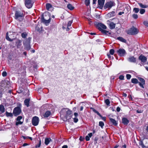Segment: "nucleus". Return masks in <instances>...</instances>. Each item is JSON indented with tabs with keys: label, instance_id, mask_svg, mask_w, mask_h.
<instances>
[{
	"label": "nucleus",
	"instance_id": "31",
	"mask_svg": "<svg viewBox=\"0 0 148 148\" xmlns=\"http://www.w3.org/2000/svg\"><path fill=\"white\" fill-rule=\"evenodd\" d=\"M139 144L141 146L142 148H147V147L144 145L142 141H140L139 143Z\"/></svg>",
	"mask_w": 148,
	"mask_h": 148
},
{
	"label": "nucleus",
	"instance_id": "44",
	"mask_svg": "<svg viewBox=\"0 0 148 148\" xmlns=\"http://www.w3.org/2000/svg\"><path fill=\"white\" fill-rule=\"evenodd\" d=\"M132 16L134 18L136 19L138 17V16L137 14H134L132 15Z\"/></svg>",
	"mask_w": 148,
	"mask_h": 148
},
{
	"label": "nucleus",
	"instance_id": "54",
	"mask_svg": "<svg viewBox=\"0 0 148 148\" xmlns=\"http://www.w3.org/2000/svg\"><path fill=\"white\" fill-rule=\"evenodd\" d=\"M74 115L75 117H77L78 116V114L77 113L75 112L74 113Z\"/></svg>",
	"mask_w": 148,
	"mask_h": 148
},
{
	"label": "nucleus",
	"instance_id": "21",
	"mask_svg": "<svg viewBox=\"0 0 148 148\" xmlns=\"http://www.w3.org/2000/svg\"><path fill=\"white\" fill-rule=\"evenodd\" d=\"M136 58H135L133 56L130 57L128 58L129 61L132 62H136Z\"/></svg>",
	"mask_w": 148,
	"mask_h": 148
},
{
	"label": "nucleus",
	"instance_id": "46",
	"mask_svg": "<svg viewBox=\"0 0 148 148\" xmlns=\"http://www.w3.org/2000/svg\"><path fill=\"white\" fill-rule=\"evenodd\" d=\"M131 75H130L129 74H127L126 75V77L127 79H130L131 77Z\"/></svg>",
	"mask_w": 148,
	"mask_h": 148
},
{
	"label": "nucleus",
	"instance_id": "53",
	"mask_svg": "<svg viewBox=\"0 0 148 148\" xmlns=\"http://www.w3.org/2000/svg\"><path fill=\"white\" fill-rule=\"evenodd\" d=\"M86 140V141H89L90 140V137L88 136H86L85 137Z\"/></svg>",
	"mask_w": 148,
	"mask_h": 148
},
{
	"label": "nucleus",
	"instance_id": "17",
	"mask_svg": "<svg viewBox=\"0 0 148 148\" xmlns=\"http://www.w3.org/2000/svg\"><path fill=\"white\" fill-rule=\"evenodd\" d=\"M107 23L111 28H115V24L112 22H110L109 20L107 21Z\"/></svg>",
	"mask_w": 148,
	"mask_h": 148
},
{
	"label": "nucleus",
	"instance_id": "41",
	"mask_svg": "<svg viewBox=\"0 0 148 148\" xmlns=\"http://www.w3.org/2000/svg\"><path fill=\"white\" fill-rule=\"evenodd\" d=\"M90 0H85V4L86 5H88L90 4Z\"/></svg>",
	"mask_w": 148,
	"mask_h": 148
},
{
	"label": "nucleus",
	"instance_id": "15",
	"mask_svg": "<svg viewBox=\"0 0 148 148\" xmlns=\"http://www.w3.org/2000/svg\"><path fill=\"white\" fill-rule=\"evenodd\" d=\"M139 59L141 62L144 63L146 62L147 60V58L144 56L141 55L139 57Z\"/></svg>",
	"mask_w": 148,
	"mask_h": 148
},
{
	"label": "nucleus",
	"instance_id": "48",
	"mask_svg": "<svg viewBox=\"0 0 148 148\" xmlns=\"http://www.w3.org/2000/svg\"><path fill=\"white\" fill-rule=\"evenodd\" d=\"M22 119V117L21 116H18L16 119V121H20Z\"/></svg>",
	"mask_w": 148,
	"mask_h": 148
},
{
	"label": "nucleus",
	"instance_id": "33",
	"mask_svg": "<svg viewBox=\"0 0 148 148\" xmlns=\"http://www.w3.org/2000/svg\"><path fill=\"white\" fill-rule=\"evenodd\" d=\"M7 117H12L13 116L12 114L11 113H9L6 112L5 113Z\"/></svg>",
	"mask_w": 148,
	"mask_h": 148
},
{
	"label": "nucleus",
	"instance_id": "9",
	"mask_svg": "<svg viewBox=\"0 0 148 148\" xmlns=\"http://www.w3.org/2000/svg\"><path fill=\"white\" fill-rule=\"evenodd\" d=\"M39 122V119L38 117L35 116L33 117L32 120V123L34 126L38 125Z\"/></svg>",
	"mask_w": 148,
	"mask_h": 148
},
{
	"label": "nucleus",
	"instance_id": "39",
	"mask_svg": "<svg viewBox=\"0 0 148 148\" xmlns=\"http://www.w3.org/2000/svg\"><path fill=\"white\" fill-rule=\"evenodd\" d=\"M23 122L21 121H16V125H21L22 124Z\"/></svg>",
	"mask_w": 148,
	"mask_h": 148
},
{
	"label": "nucleus",
	"instance_id": "16",
	"mask_svg": "<svg viewBox=\"0 0 148 148\" xmlns=\"http://www.w3.org/2000/svg\"><path fill=\"white\" fill-rule=\"evenodd\" d=\"M105 0H98V4L100 8H102L104 4Z\"/></svg>",
	"mask_w": 148,
	"mask_h": 148
},
{
	"label": "nucleus",
	"instance_id": "60",
	"mask_svg": "<svg viewBox=\"0 0 148 148\" xmlns=\"http://www.w3.org/2000/svg\"><path fill=\"white\" fill-rule=\"evenodd\" d=\"M29 145L27 143H25L23 145V146H25L27 145Z\"/></svg>",
	"mask_w": 148,
	"mask_h": 148
},
{
	"label": "nucleus",
	"instance_id": "51",
	"mask_svg": "<svg viewBox=\"0 0 148 148\" xmlns=\"http://www.w3.org/2000/svg\"><path fill=\"white\" fill-rule=\"evenodd\" d=\"M119 78L120 80H123L124 79V76L123 75H121L119 77Z\"/></svg>",
	"mask_w": 148,
	"mask_h": 148
},
{
	"label": "nucleus",
	"instance_id": "13",
	"mask_svg": "<svg viewBox=\"0 0 148 148\" xmlns=\"http://www.w3.org/2000/svg\"><path fill=\"white\" fill-rule=\"evenodd\" d=\"M94 25L95 27L98 28H106V26L100 23L95 22L94 23Z\"/></svg>",
	"mask_w": 148,
	"mask_h": 148
},
{
	"label": "nucleus",
	"instance_id": "37",
	"mask_svg": "<svg viewBox=\"0 0 148 148\" xmlns=\"http://www.w3.org/2000/svg\"><path fill=\"white\" fill-rule=\"evenodd\" d=\"M138 4L140 6V7L142 8H147V7L146 5H143L141 3H139Z\"/></svg>",
	"mask_w": 148,
	"mask_h": 148
},
{
	"label": "nucleus",
	"instance_id": "5",
	"mask_svg": "<svg viewBox=\"0 0 148 148\" xmlns=\"http://www.w3.org/2000/svg\"><path fill=\"white\" fill-rule=\"evenodd\" d=\"M115 3L113 1H110L106 3L104 6L105 9L107 10L110 9L112 7L115 5Z\"/></svg>",
	"mask_w": 148,
	"mask_h": 148
},
{
	"label": "nucleus",
	"instance_id": "63",
	"mask_svg": "<svg viewBox=\"0 0 148 148\" xmlns=\"http://www.w3.org/2000/svg\"><path fill=\"white\" fill-rule=\"evenodd\" d=\"M97 114L99 116L101 117H102L101 115L100 114L99 112H98L97 113Z\"/></svg>",
	"mask_w": 148,
	"mask_h": 148
},
{
	"label": "nucleus",
	"instance_id": "26",
	"mask_svg": "<svg viewBox=\"0 0 148 148\" xmlns=\"http://www.w3.org/2000/svg\"><path fill=\"white\" fill-rule=\"evenodd\" d=\"M116 39L123 42L125 43L126 42V40L122 37H117Z\"/></svg>",
	"mask_w": 148,
	"mask_h": 148
},
{
	"label": "nucleus",
	"instance_id": "55",
	"mask_svg": "<svg viewBox=\"0 0 148 148\" xmlns=\"http://www.w3.org/2000/svg\"><path fill=\"white\" fill-rule=\"evenodd\" d=\"M120 108L119 107H118L116 108V110L118 112H119L120 110Z\"/></svg>",
	"mask_w": 148,
	"mask_h": 148
},
{
	"label": "nucleus",
	"instance_id": "20",
	"mask_svg": "<svg viewBox=\"0 0 148 148\" xmlns=\"http://www.w3.org/2000/svg\"><path fill=\"white\" fill-rule=\"evenodd\" d=\"M30 99H25L24 103L25 105L27 107H28L29 106V101Z\"/></svg>",
	"mask_w": 148,
	"mask_h": 148
},
{
	"label": "nucleus",
	"instance_id": "27",
	"mask_svg": "<svg viewBox=\"0 0 148 148\" xmlns=\"http://www.w3.org/2000/svg\"><path fill=\"white\" fill-rule=\"evenodd\" d=\"M51 140V139L50 138H46L45 140V144L47 145H48Z\"/></svg>",
	"mask_w": 148,
	"mask_h": 148
},
{
	"label": "nucleus",
	"instance_id": "40",
	"mask_svg": "<svg viewBox=\"0 0 148 148\" xmlns=\"http://www.w3.org/2000/svg\"><path fill=\"white\" fill-rule=\"evenodd\" d=\"M145 12V10L143 9H141L140 10V13L141 14H143Z\"/></svg>",
	"mask_w": 148,
	"mask_h": 148
},
{
	"label": "nucleus",
	"instance_id": "11",
	"mask_svg": "<svg viewBox=\"0 0 148 148\" xmlns=\"http://www.w3.org/2000/svg\"><path fill=\"white\" fill-rule=\"evenodd\" d=\"M138 79L140 81V82H138V84L142 88H144V85H145V80L144 79L140 77H138Z\"/></svg>",
	"mask_w": 148,
	"mask_h": 148
},
{
	"label": "nucleus",
	"instance_id": "45",
	"mask_svg": "<svg viewBox=\"0 0 148 148\" xmlns=\"http://www.w3.org/2000/svg\"><path fill=\"white\" fill-rule=\"evenodd\" d=\"M73 121L75 123H77L78 122V119L77 117H75L73 118Z\"/></svg>",
	"mask_w": 148,
	"mask_h": 148
},
{
	"label": "nucleus",
	"instance_id": "56",
	"mask_svg": "<svg viewBox=\"0 0 148 148\" xmlns=\"http://www.w3.org/2000/svg\"><path fill=\"white\" fill-rule=\"evenodd\" d=\"M22 137L24 139H28L29 136H22Z\"/></svg>",
	"mask_w": 148,
	"mask_h": 148
},
{
	"label": "nucleus",
	"instance_id": "4",
	"mask_svg": "<svg viewBox=\"0 0 148 148\" xmlns=\"http://www.w3.org/2000/svg\"><path fill=\"white\" fill-rule=\"evenodd\" d=\"M139 30L137 28H130L127 30V34L129 35H134L138 33Z\"/></svg>",
	"mask_w": 148,
	"mask_h": 148
},
{
	"label": "nucleus",
	"instance_id": "35",
	"mask_svg": "<svg viewBox=\"0 0 148 148\" xmlns=\"http://www.w3.org/2000/svg\"><path fill=\"white\" fill-rule=\"evenodd\" d=\"M27 36V34L26 32H23L21 34V36L23 38H25Z\"/></svg>",
	"mask_w": 148,
	"mask_h": 148
},
{
	"label": "nucleus",
	"instance_id": "34",
	"mask_svg": "<svg viewBox=\"0 0 148 148\" xmlns=\"http://www.w3.org/2000/svg\"><path fill=\"white\" fill-rule=\"evenodd\" d=\"M8 33L7 32L6 34V39L10 41H13V39H11L8 36Z\"/></svg>",
	"mask_w": 148,
	"mask_h": 148
},
{
	"label": "nucleus",
	"instance_id": "7",
	"mask_svg": "<svg viewBox=\"0 0 148 148\" xmlns=\"http://www.w3.org/2000/svg\"><path fill=\"white\" fill-rule=\"evenodd\" d=\"M66 114L65 117L66 118V120H69L72 117V112L68 108L66 109Z\"/></svg>",
	"mask_w": 148,
	"mask_h": 148
},
{
	"label": "nucleus",
	"instance_id": "64",
	"mask_svg": "<svg viewBox=\"0 0 148 148\" xmlns=\"http://www.w3.org/2000/svg\"><path fill=\"white\" fill-rule=\"evenodd\" d=\"M97 114L99 116L101 117H102L101 115L100 114L99 112H98L97 113Z\"/></svg>",
	"mask_w": 148,
	"mask_h": 148
},
{
	"label": "nucleus",
	"instance_id": "42",
	"mask_svg": "<svg viewBox=\"0 0 148 148\" xmlns=\"http://www.w3.org/2000/svg\"><path fill=\"white\" fill-rule=\"evenodd\" d=\"M105 102L106 105H109L110 104V102L108 99H106L105 100Z\"/></svg>",
	"mask_w": 148,
	"mask_h": 148
},
{
	"label": "nucleus",
	"instance_id": "36",
	"mask_svg": "<svg viewBox=\"0 0 148 148\" xmlns=\"http://www.w3.org/2000/svg\"><path fill=\"white\" fill-rule=\"evenodd\" d=\"M99 125L102 128L104 125V123L102 121H99Z\"/></svg>",
	"mask_w": 148,
	"mask_h": 148
},
{
	"label": "nucleus",
	"instance_id": "29",
	"mask_svg": "<svg viewBox=\"0 0 148 148\" xmlns=\"http://www.w3.org/2000/svg\"><path fill=\"white\" fill-rule=\"evenodd\" d=\"M5 111L4 106L3 105L0 106V112L2 113H3Z\"/></svg>",
	"mask_w": 148,
	"mask_h": 148
},
{
	"label": "nucleus",
	"instance_id": "1",
	"mask_svg": "<svg viewBox=\"0 0 148 148\" xmlns=\"http://www.w3.org/2000/svg\"><path fill=\"white\" fill-rule=\"evenodd\" d=\"M51 18L49 13H45L42 15L41 19V22L47 26L49 25L51 22Z\"/></svg>",
	"mask_w": 148,
	"mask_h": 148
},
{
	"label": "nucleus",
	"instance_id": "52",
	"mask_svg": "<svg viewBox=\"0 0 148 148\" xmlns=\"http://www.w3.org/2000/svg\"><path fill=\"white\" fill-rule=\"evenodd\" d=\"M41 144V141L40 140L38 144L37 145H36V147L37 148L38 147H39L40 146Z\"/></svg>",
	"mask_w": 148,
	"mask_h": 148
},
{
	"label": "nucleus",
	"instance_id": "59",
	"mask_svg": "<svg viewBox=\"0 0 148 148\" xmlns=\"http://www.w3.org/2000/svg\"><path fill=\"white\" fill-rule=\"evenodd\" d=\"M84 139V138L82 136H80L79 139L81 141H83Z\"/></svg>",
	"mask_w": 148,
	"mask_h": 148
},
{
	"label": "nucleus",
	"instance_id": "38",
	"mask_svg": "<svg viewBox=\"0 0 148 148\" xmlns=\"http://www.w3.org/2000/svg\"><path fill=\"white\" fill-rule=\"evenodd\" d=\"M139 11V8H134L133 9V11L136 13H137Z\"/></svg>",
	"mask_w": 148,
	"mask_h": 148
},
{
	"label": "nucleus",
	"instance_id": "19",
	"mask_svg": "<svg viewBox=\"0 0 148 148\" xmlns=\"http://www.w3.org/2000/svg\"><path fill=\"white\" fill-rule=\"evenodd\" d=\"M122 122L124 125H127L129 123V120L125 118H123L122 119Z\"/></svg>",
	"mask_w": 148,
	"mask_h": 148
},
{
	"label": "nucleus",
	"instance_id": "2",
	"mask_svg": "<svg viewBox=\"0 0 148 148\" xmlns=\"http://www.w3.org/2000/svg\"><path fill=\"white\" fill-rule=\"evenodd\" d=\"M24 16L23 13L20 11H17L15 13V18L20 21H22Z\"/></svg>",
	"mask_w": 148,
	"mask_h": 148
},
{
	"label": "nucleus",
	"instance_id": "32",
	"mask_svg": "<svg viewBox=\"0 0 148 148\" xmlns=\"http://www.w3.org/2000/svg\"><path fill=\"white\" fill-rule=\"evenodd\" d=\"M52 7L51 5L49 3H47L46 5V8L47 10H49Z\"/></svg>",
	"mask_w": 148,
	"mask_h": 148
},
{
	"label": "nucleus",
	"instance_id": "47",
	"mask_svg": "<svg viewBox=\"0 0 148 148\" xmlns=\"http://www.w3.org/2000/svg\"><path fill=\"white\" fill-rule=\"evenodd\" d=\"M7 73L5 71H3L2 73V75L3 77H5L7 75Z\"/></svg>",
	"mask_w": 148,
	"mask_h": 148
},
{
	"label": "nucleus",
	"instance_id": "14",
	"mask_svg": "<svg viewBox=\"0 0 148 148\" xmlns=\"http://www.w3.org/2000/svg\"><path fill=\"white\" fill-rule=\"evenodd\" d=\"M106 28H99L100 31H101V32L105 34H110L111 32L109 31H107L105 30L104 29Z\"/></svg>",
	"mask_w": 148,
	"mask_h": 148
},
{
	"label": "nucleus",
	"instance_id": "23",
	"mask_svg": "<svg viewBox=\"0 0 148 148\" xmlns=\"http://www.w3.org/2000/svg\"><path fill=\"white\" fill-rule=\"evenodd\" d=\"M130 10V8L129 5H127L126 6L124 10V11L126 13H128Z\"/></svg>",
	"mask_w": 148,
	"mask_h": 148
},
{
	"label": "nucleus",
	"instance_id": "22",
	"mask_svg": "<svg viewBox=\"0 0 148 148\" xmlns=\"http://www.w3.org/2000/svg\"><path fill=\"white\" fill-rule=\"evenodd\" d=\"M110 121L112 123V124L114 125H117V122L114 119L111 118H110Z\"/></svg>",
	"mask_w": 148,
	"mask_h": 148
},
{
	"label": "nucleus",
	"instance_id": "61",
	"mask_svg": "<svg viewBox=\"0 0 148 148\" xmlns=\"http://www.w3.org/2000/svg\"><path fill=\"white\" fill-rule=\"evenodd\" d=\"M124 13V12H120L119 13V15H121L122 14H123Z\"/></svg>",
	"mask_w": 148,
	"mask_h": 148
},
{
	"label": "nucleus",
	"instance_id": "18",
	"mask_svg": "<svg viewBox=\"0 0 148 148\" xmlns=\"http://www.w3.org/2000/svg\"><path fill=\"white\" fill-rule=\"evenodd\" d=\"M115 15V12L114 11H112L108 13L107 15V17L109 18L113 17Z\"/></svg>",
	"mask_w": 148,
	"mask_h": 148
},
{
	"label": "nucleus",
	"instance_id": "24",
	"mask_svg": "<svg viewBox=\"0 0 148 148\" xmlns=\"http://www.w3.org/2000/svg\"><path fill=\"white\" fill-rule=\"evenodd\" d=\"M67 7L69 10H72L74 9V7L72 4L70 3L67 5Z\"/></svg>",
	"mask_w": 148,
	"mask_h": 148
},
{
	"label": "nucleus",
	"instance_id": "6",
	"mask_svg": "<svg viewBox=\"0 0 148 148\" xmlns=\"http://www.w3.org/2000/svg\"><path fill=\"white\" fill-rule=\"evenodd\" d=\"M10 83L9 82L4 80L1 81V88L3 89L8 88L10 86Z\"/></svg>",
	"mask_w": 148,
	"mask_h": 148
},
{
	"label": "nucleus",
	"instance_id": "8",
	"mask_svg": "<svg viewBox=\"0 0 148 148\" xmlns=\"http://www.w3.org/2000/svg\"><path fill=\"white\" fill-rule=\"evenodd\" d=\"M116 51L118 55L121 57L124 56L126 53L125 50L123 49H119Z\"/></svg>",
	"mask_w": 148,
	"mask_h": 148
},
{
	"label": "nucleus",
	"instance_id": "10",
	"mask_svg": "<svg viewBox=\"0 0 148 148\" xmlns=\"http://www.w3.org/2000/svg\"><path fill=\"white\" fill-rule=\"evenodd\" d=\"M33 4V3L31 0H25V5L28 8H31Z\"/></svg>",
	"mask_w": 148,
	"mask_h": 148
},
{
	"label": "nucleus",
	"instance_id": "12",
	"mask_svg": "<svg viewBox=\"0 0 148 148\" xmlns=\"http://www.w3.org/2000/svg\"><path fill=\"white\" fill-rule=\"evenodd\" d=\"M21 112V110L19 107L15 108L13 112V114L15 116H17L20 114Z\"/></svg>",
	"mask_w": 148,
	"mask_h": 148
},
{
	"label": "nucleus",
	"instance_id": "30",
	"mask_svg": "<svg viewBox=\"0 0 148 148\" xmlns=\"http://www.w3.org/2000/svg\"><path fill=\"white\" fill-rule=\"evenodd\" d=\"M51 114V112L50 111H48L46 112L45 113L44 116L45 117H48Z\"/></svg>",
	"mask_w": 148,
	"mask_h": 148
},
{
	"label": "nucleus",
	"instance_id": "57",
	"mask_svg": "<svg viewBox=\"0 0 148 148\" xmlns=\"http://www.w3.org/2000/svg\"><path fill=\"white\" fill-rule=\"evenodd\" d=\"M92 133H90L88 134V136L89 137H91L92 136Z\"/></svg>",
	"mask_w": 148,
	"mask_h": 148
},
{
	"label": "nucleus",
	"instance_id": "3",
	"mask_svg": "<svg viewBox=\"0 0 148 148\" xmlns=\"http://www.w3.org/2000/svg\"><path fill=\"white\" fill-rule=\"evenodd\" d=\"M31 39V38L29 37L23 41V44L27 50H29L30 49V42Z\"/></svg>",
	"mask_w": 148,
	"mask_h": 148
},
{
	"label": "nucleus",
	"instance_id": "50",
	"mask_svg": "<svg viewBox=\"0 0 148 148\" xmlns=\"http://www.w3.org/2000/svg\"><path fill=\"white\" fill-rule=\"evenodd\" d=\"M72 23V21H69L68 23L67 27H70L71 26Z\"/></svg>",
	"mask_w": 148,
	"mask_h": 148
},
{
	"label": "nucleus",
	"instance_id": "58",
	"mask_svg": "<svg viewBox=\"0 0 148 148\" xmlns=\"http://www.w3.org/2000/svg\"><path fill=\"white\" fill-rule=\"evenodd\" d=\"M136 112L137 113H141L143 112V111L138 110L136 111Z\"/></svg>",
	"mask_w": 148,
	"mask_h": 148
},
{
	"label": "nucleus",
	"instance_id": "43",
	"mask_svg": "<svg viewBox=\"0 0 148 148\" xmlns=\"http://www.w3.org/2000/svg\"><path fill=\"white\" fill-rule=\"evenodd\" d=\"M114 50L113 49H110V54L113 55L114 53Z\"/></svg>",
	"mask_w": 148,
	"mask_h": 148
},
{
	"label": "nucleus",
	"instance_id": "62",
	"mask_svg": "<svg viewBox=\"0 0 148 148\" xmlns=\"http://www.w3.org/2000/svg\"><path fill=\"white\" fill-rule=\"evenodd\" d=\"M68 146L66 145H64L62 147V148H67Z\"/></svg>",
	"mask_w": 148,
	"mask_h": 148
},
{
	"label": "nucleus",
	"instance_id": "25",
	"mask_svg": "<svg viewBox=\"0 0 148 148\" xmlns=\"http://www.w3.org/2000/svg\"><path fill=\"white\" fill-rule=\"evenodd\" d=\"M16 45L18 48H20L21 45V41L20 40H18L16 42Z\"/></svg>",
	"mask_w": 148,
	"mask_h": 148
},
{
	"label": "nucleus",
	"instance_id": "28",
	"mask_svg": "<svg viewBox=\"0 0 148 148\" xmlns=\"http://www.w3.org/2000/svg\"><path fill=\"white\" fill-rule=\"evenodd\" d=\"M131 82L132 83L134 84H136L138 83V80L136 78H132L131 79Z\"/></svg>",
	"mask_w": 148,
	"mask_h": 148
},
{
	"label": "nucleus",
	"instance_id": "49",
	"mask_svg": "<svg viewBox=\"0 0 148 148\" xmlns=\"http://www.w3.org/2000/svg\"><path fill=\"white\" fill-rule=\"evenodd\" d=\"M143 24L146 27H148V21H145L143 22Z\"/></svg>",
	"mask_w": 148,
	"mask_h": 148
}]
</instances>
